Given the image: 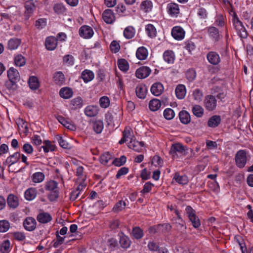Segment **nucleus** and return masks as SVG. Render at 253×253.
I'll return each instance as SVG.
<instances>
[{
	"mask_svg": "<svg viewBox=\"0 0 253 253\" xmlns=\"http://www.w3.org/2000/svg\"><path fill=\"white\" fill-rule=\"evenodd\" d=\"M185 152L184 147L180 143H175L172 145L169 154L172 156L173 158H178V153L180 154H183Z\"/></svg>",
	"mask_w": 253,
	"mask_h": 253,
	"instance_id": "423d86ee",
	"label": "nucleus"
},
{
	"mask_svg": "<svg viewBox=\"0 0 253 253\" xmlns=\"http://www.w3.org/2000/svg\"><path fill=\"white\" fill-rule=\"evenodd\" d=\"M119 68L123 71H126L128 69L127 62L125 59H121L118 62Z\"/></svg>",
	"mask_w": 253,
	"mask_h": 253,
	"instance_id": "052dcab7",
	"label": "nucleus"
},
{
	"mask_svg": "<svg viewBox=\"0 0 253 253\" xmlns=\"http://www.w3.org/2000/svg\"><path fill=\"white\" fill-rule=\"evenodd\" d=\"M70 104L72 106V108L76 110L81 108L83 105V102L82 98L80 97H78L73 99L71 101Z\"/></svg>",
	"mask_w": 253,
	"mask_h": 253,
	"instance_id": "ea45409f",
	"label": "nucleus"
},
{
	"mask_svg": "<svg viewBox=\"0 0 253 253\" xmlns=\"http://www.w3.org/2000/svg\"><path fill=\"white\" fill-rule=\"evenodd\" d=\"M14 62L16 66L22 67L26 63L24 57L21 55H18L14 58Z\"/></svg>",
	"mask_w": 253,
	"mask_h": 253,
	"instance_id": "6e6d98bb",
	"label": "nucleus"
},
{
	"mask_svg": "<svg viewBox=\"0 0 253 253\" xmlns=\"http://www.w3.org/2000/svg\"><path fill=\"white\" fill-rule=\"evenodd\" d=\"M20 156L21 154L19 152H15L13 155L8 157L3 163V164L8 165L9 167L17 162L20 158Z\"/></svg>",
	"mask_w": 253,
	"mask_h": 253,
	"instance_id": "6ab92c4d",
	"label": "nucleus"
},
{
	"mask_svg": "<svg viewBox=\"0 0 253 253\" xmlns=\"http://www.w3.org/2000/svg\"><path fill=\"white\" fill-rule=\"evenodd\" d=\"M56 119L60 123L63 125L65 127L71 130H75L76 129V126L68 122L65 120V119L61 116H57Z\"/></svg>",
	"mask_w": 253,
	"mask_h": 253,
	"instance_id": "c756f323",
	"label": "nucleus"
},
{
	"mask_svg": "<svg viewBox=\"0 0 253 253\" xmlns=\"http://www.w3.org/2000/svg\"><path fill=\"white\" fill-rule=\"evenodd\" d=\"M164 90L163 84L160 83L154 84L151 88L152 93L155 96H159L162 94Z\"/></svg>",
	"mask_w": 253,
	"mask_h": 253,
	"instance_id": "412c9836",
	"label": "nucleus"
},
{
	"mask_svg": "<svg viewBox=\"0 0 253 253\" xmlns=\"http://www.w3.org/2000/svg\"><path fill=\"white\" fill-rule=\"evenodd\" d=\"M159 233H165L169 232L171 228V225L169 223L160 224L158 225Z\"/></svg>",
	"mask_w": 253,
	"mask_h": 253,
	"instance_id": "8fccbe9b",
	"label": "nucleus"
},
{
	"mask_svg": "<svg viewBox=\"0 0 253 253\" xmlns=\"http://www.w3.org/2000/svg\"><path fill=\"white\" fill-rule=\"evenodd\" d=\"M10 242L8 240L4 241L2 243H0V251L2 253H8L9 252Z\"/></svg>",
	"mask_w": 253,
	"mask_h": 253,
	"instance_id": "4d7b16f0",
	"label": "nucleus"
},
{
	"mask_svg": "<svg viewBox=\"0 0 253 253\" xmlns=\"http://www.w3.org/2000/svg\"><path fill=\"white\" fill-rule=\"evenodd\" d=\"M99 111V108L97 105H88L84 110L85 115L88 117H94L96 116Z\"/></svg>",
	"mask_w": 253,
	"mask_h": 253,
	"instance_id": "9b49d317",
	"label": "nucleus"
},
{
	"mask_svg": "<svg viewBox=\"0 0 253 253\" xmlns=\"http://www.w3.org/2000/svg\"><path fill=\"white\" fill-rule=\"evenodd\" d=\"M37 194V190L35 188H30L25 192L24 195L26 200L31 201L35 198Z\"/></svg>",
	"mask_w": 253,
	"mask_h": 253,
	"instance_id": "72a5a7b5",
	"label": "nucleus"
},
{
	"mask_svg": "<svg viewBox=\"0 0 253 253\" xmlns=\"http://www.w3.org/2000/svg\"><path fill=\"white\" fill-rule=\"evenodd\" d=\"M126 206V202L123 200H120L115 204L113 210L115 212H119L124 209Z\"/></svg>",
	"mask_w": 253,
	"mask_h": 253,
	"instance_id": "13d9d810",
	"label": "nucleus"
},
{
	"mask_svg": "<svg viewBox=\"0 0 253 253\" xmlns=\"http://www.w3.org/2000/svg\"><path fill=\"white\" fill-rule=\"evenodd\" d=\"M29 85L33 90L37 89L39 86L38 79L35 76L31 77L28 81Z\"/></svg>",
	"mask_w": 253,
	"mask_h": 253,
	"instance_id": "c03bdc74",
	"label": "nucleus"
},
{
	"mask_svg": "<svg viewBox=\"0 0 253 253\" xmlns=\"http://www.w3.org/2000/svg\"><path fill=\"white\" fill-rule=\"evenodd\" d=\"M192 112L197 117H202L204 114V109L199 105H195L192 108Z\"/></svg>",
	"mask_w": 253,
	"mask_h": 253,
	"instance_id": "a18cd8bd",
	"label": "nucleus"
},
{
	"mask_svg": "<svg viewBox=\"0 0 253 253\" xmlns=\"http://www.w3.org/2000/svg\"><path fill=\"white\" fill-rule=\"evenodd\" d=\"M94 77V73L89 70H84L82 73V78L86 83L92 81Z\"/></svg>",
	"mask_w": 253,
	"mask_h": 253,
	"instance_id": "a878e982",
	"label": "nucleus"
},
{
	"mask_svg": "<svg viewBox=\"0 0 253 253\" xmlns=\"http://www.w3.org/2000/svg\"><path fill=\"white\" fill-rule=\"evenodd\" d=\"M133 135L131 134L130 130L129 129L126 128L124 130L123 132V137L119 141V143L120 144H122L128 140H131V138L132 139Z\"/></svg>",
	"mask_w": 253,
	"mask_h": 253,
	"instance_id": "7c9ffc66",
	"label": "nucleus"
},
{
	"mask_svg": "<svg viewBox=\"0 0 253 253\" xmlns=\"http://www.w3.org/2000/svg\"><path fill=\"white\" fill-rule=\"evenodd\" d=\"M136 57L141 60H145L148 56V51L147 49L143 47H139L136 52Z\"/></svg>",
	"mask_w": 253,
	"mask_h": 253,
	"instance_id": "cd10ccee",
	"label": "nucleus"
},
{
	"mask_svg": "<svg viewBox=\"0 0 253 253\" xmlns=\"http://www.w3.org/2000/svg\"><path fill=\"white\" fill-rule=\"evenodd\" d=\"M102 18L107 24H112L115 20V16L113 11L110 9L104 10L102 13Z\"/></svg>",
	"mask_w": 253,
	"mask_h": 253,
	"instance_id": "9d476101",
	"label": "nucleus"
},
{
	"mask_svg": "<svg viewBox=\"0 0 253 253\" xmlns=\"http://www.w3.org/2000/svg\"><path fill=\"white\" fill-rule=\"evenodd\" d=\"M207 58L211 64L216 65L220 62L219 54L214 51H210L207 55Z\"/></svg>",
	"mask_w": 253,
	"mask_h": 253,
	"instance_id": "2eb2a0df",
	"label": "nucleus"
},
{
	"mask_svg": "<svg viewBox=\"0 0 253 253\" xmlns=\"http://www.w3.org/2000/svg\"><path fill=\"white\" fill-rule=\"evenodd\" d=\"M135 34L134 29L132 26L126 28L124 31V35L127 39L132 38Z\"/></svg>",
	"mask_w": 253,
	"mask_h": 253,
	"instance_id": "de8ad7c7",
	"label": "nucleus"
},
{
	"mask_svg": "<svg viewBox=\"0 0 253 253\" xmlns=\"http://www.w3.org/2000/svg\"><path fill=\"white\" fill-rule=\"evenodd\" d=\"M179 118L180 122L183 124H188L191 121L190 115L186 111H181L179 113Z\"/></svg>",
	"mask_w": 253,
	"mask_h": 253,
	"instance_id": "393cba45",
	"label": "nucleus"
},
{
	"mask_svg": "<svg viewBox=\"0 0 253 253\" xmlns=\"http://www.w3.org/2000/svg\"><path fill=\"white\" fill-rule=\"evenodd\" d=\"M112 159V155L109 152H106L100 156V162L102 164L106 165Z\"/></svg>",
	"mask_w": 253,
	"mask_h": 253,
	"instance_id": "603ef678",
	"label": "nucleus"
},
{
	"mask_svg": "<svg viewBox=\"0 0 253 253\" xmlns=\"http://www.w3.org/2000/svg\"><path fill=\"white\" fill-rule=\"evenodd\" d=\"M99 104L102 108H106L110 105V99L107 96H102L99 99Z\"/></svg>",
	"mask_w": 253,
	"mask_h": 253,
	"instance_id": "e2e57ef3",
	"label": "nucleus"
},
{
	"mask_svg": "<svg viewBox=\"0 0 253 253\" xmlns=\"http://www.w3.org/2000/svg\"><path fill=\"white\" fill-rule=\"evenodd\" d=\"M232 22L233 24L234 28L236 30H238L239 29H242L243 28L244 25H243L242 22L239 20V18L237 16V14L234 12L232 16Z\"/></svg>",
	"mask_w": 253,
	"mask_h": 253,
	"instance_id": "58836bf2",
	"label": "nucleus"
},
{
	"mask_svg": "<svg viewBox=\"0 0 253 253\" xmlns=\"http://www.w3.org/2000/svg\"><path fill=\"white\" fill-rule=\"evenodd\" d=\"M21 43L18 39H11L8 42V48L10 50H14L17 48Z\"/></svg>",
	"mask_w": 253,
	"mask_h": 253,
	"instance_id": "37998d69",
	"label": "nucleus"
},
{
	"mask_svg": "<svg viewBox=\"0 0 253 253\" xmlns=\"http://www.w3.org/2000/svg\"><path fill=\"white\" fill-rule=\"evenodd\" d=\"M57 187L58 183L54 180H50L46 183L45 189L52 191L49 195V199L50 201H54L58 197L59 191L57 190Z\"/></svg>",
	"mask_w": 253,
	"mask_h": 253,
	"instance_id": "f03ea898",
	"label": "nucleus"
},
{
	"mask_svg": "<svg viewBox=\"0 0 253 253\" xmlns=\"http://www.w3.org/2000/svg\"><path fill=\"white\" fill-rule=\"evenodd\" d=\"M37 222L32 217H27L23 222L24 228L29 231L34 230L36 227Z\"/></svg>",
	"mask_w": 253,
	"mask_h": 253,
	"instance_id": "6e6552de",
	"label": "nucleus"
},
{
	"mask_svg": "<svg viewBox=\"0 0 253 253\" xmlns=\"http://www.w3.org/2000/svg\"><path fill=\"white\" fill-rule=\"evenodd\" d=\"M185 212L192 226L195 228H199L201 225V222L196 214L195 211L191 206H187L185 208Z\"/></svg>",
	"mask_w": 253,
	"mask_h": 253,
	"instance_id": "f257e3e1",
	"label": "nucleus"
},
{
	"mask_svg": "<svg viewBox=\"0 0 253 253\" xmlns=\"http://www.w3.org/2000/svg\"><path fill=\"white\" fill-rule=\"evenodd\" d=\"M10 227L9 222L6 220L0 221V232H6Z\"/></svg>",
	"mask_w": 253,
	"mask_h": 253,
	"instance_id": "bf43d9fd",
	"label": "nucleus"
},
{
	"mask_svg": "<svg viewBox=\"0 0 253 253\" xmlns=\"http://www.w3.org/2000/svg\"><path fill=\"white\" fill-rule=\"evenodd\" d=\"M53 79L56 84L61 85L65 81L64 75L61 72H57L54 74Z\"/></svg>",
	"mask_w": 253,
	"mask_h": 253,
	"instance_id": "79ce46f5",
	"label": "nucleus"
},
{
	"mask_svg": "<svg viewBox=\"0 0 253 253\" xmlns=\"http://www.w3.org/2000/svg\"><path fill=\"white\" fill-rule=\"evenodd\" d=\"M220 122V117L217 115H214L209 119L208 125L209 127H215L219 125Z\"/></svg>",
	"mask_w": 253,
	"mask_h": 253,
	"instance_id": "c85d7f7f",
	"label": "nucleus"
},
{
	"mask_svg": "<svg viewBox=\"0 0 253 253\" xmlns=\"http://www.w3.org/2000/svg\"><path fill=\"white\" fill-rule=\"evenodd\" d=\"M60 96L65 99H68L73 95L72 90L68 87L62 88L59 92Z\"/></svg>",
	"mask_w": 253,
	"mask_h": 253,
	"instance_id": "4c0bfd02",
	"label": "nucleus"
},
{
	"mask_svg": "<svg viewBox=\"0 0 253 253\" xmlns=\"http://www.w3.org/2000/svg\"><path fill=\"white\" fill-rule=\"evenodd\" d=\"M54 10L57 14H62L65 11V8L61 3H57L54 6Z\"/></svg>",
	"mask_w": 253,
	"mask_h": 253,
	"instance_id": "774afa93",
	"label": "nucleus"
},
{
	"mask_svg": "<svg viewBox=\"0 0 253 253\" xmlns=\"http://www.w3.org/2000/svg\"><path fill=\"white\" fill-rule=\"evenodd\" d=\"M55 139L58 141L60 146L64 149H68L70 148V145L66 140L63 138L62 136L57 135L55 137Z\"/></svg>",
	"mask_w": 253,
	"mask_h": 253,
	"instance_id": "3c124183",
	"label": "nucleus"
},
{
	"mask_svg": "<svg viewBox=\"0 0 253 253\" xmlns=\"http://www.w3.org/2000/svg\"><path fill=\"white\" fill-rule=\"evenodd\" d=\"M161 106V101L156 98L152 99L149 103V109L152 111L158 110Z\"/></svg>",
	"mask_w": 253,
	"mask_h": 253,
	"instance_id": "473e14b6",
	"label": "nucleus"
},
{
	"mask_svg": "<svg viewBox=\"0 0 253 253\" xmlns=\"http://www.w3.org/2000/svg\"><path fill=\"white\" fill-rule=\"evenodd\" d=\"M204 105L207 110H214L217 106V100L215 97L212 95L206 96L204 100Z\"/></svg>",
	"mask_w": 253,
	"mask_h": 253,
	"instance_id": "7ed1b4c3",
	"label": "nucleus"
},
{
	"mask_svg": "<svg viewBox=\"0 0 253 253\" xmlns=\"http://www.w3.org/2000/svg\"><path fill=\"white\" fill-rule=\"evenodd\" d=\"M92 127L94 131L97 134L100 133L104 127L103 122L100 120H97L93 122Z\"/></svg>",
	"mask_w": 253,
	"mask_h": 253,
	"instance_id": "e433bc0d",
	"label": "nucleus"
},
{
	"mask_svg": "<svg viewBox=\"0 0 253 253\" xmlns=\"http://www.w3.org/2000/svg\"><path fill=\"white\" fill-rule=\"evenodd\" d=\"M186 88L183 84H178L175 89L176 96L180 99H182L184 98L186 95Z\"/></svg>",
	"mask_w": 253,
	"mask_h": 253,
	"instance_id": "b1692460",
	"label": "nucleus"
},
{
	"mask_svg": "<svg viewBox=\"0 0 253 253\" xmlns=\"http://www.w3.org/2000/svg\"><path fill=\"white\" fill-rule=\"evenodd\" d=\"M151 69L146 66L141 67L138 68L135 73L136 76L139 79H144L150 74Z\"/></svg>",
	"mask_w": 253,
	"mask_h": 253,
	"instance_id": "ddd939ff",
	"label": "nucleus"
},
{
	"mask_svg": "<svg viewBox=\"0 0 253 253\" xmlns=\"http://www.w3.org/2000/svg\"><path fill=\"white\" fill-rule=\"evenodd\" d=\"M44 145L42 147L43 148L45 153H48L49 151H53L55 150V146L51 143V142L48 140L43 141Z\"/></svg>",
	"mask_w": 253,
	"mask_h": 253,
	"instance_id": "5fc2aeb1",
	"label": "nucleus"
},
{
	"mask_svg": "<svg viewBox=\"0 0 253 253\" xmlns=\"http://www.w3.org/2000/svg\"><path fill=\"white\" fill-rule=\"evenodd\" d=\"M93 33L92 28L88 26H83L79 30L80 36L85 39L90 38L93 36Z\"/></svg>",
	"mask_w": 253,
	"mask_h": 253,
	"instance_id": "1a4fd4ad",
	"label": "nucleus"
},
{
	"mask_svg": "<svg viewBox=\"0 0 253 253\" xmlns=\"http://www.w3.org/2000/svg\"><path fill=\"white\" fill-rule=\"evenodd\" d=\"M194 99L198 102L202 100L203 97V93L199 89H195L193 93Z\"/></svg>",
	"mask_w": 253,
	"mask_h": 253,
	"instance_id": "69168bd1",
	"label": "nucleus"
},
{
	"mask_svg": "<svg viewBox=\"0 0 253 253\" xmlns=\"http://www.w3.org/2000/svg\"><path fill=\"white\" fill-rule=\"evenodd\" d=\"M44 174L42 172H37L33 174L32 179L33 182L37 183H41L44 179Z\"/></svg>",
	"mask_w": 253,
	"mask_h": 253,
	"instance_id": "a19ab883",
	"label": "nucleus"
},
{
	"mask_svg": "<svg viewBox=\"0 0 253 253\" xmlns=\"http://www.w3.org/2000/svg\"><path fill=\"white\" fill-rule=\"evenodd\" d=\"M37 219L39 222L45 224L51 221L52 217L49 213L42 211L38 214Z\"/></svg>",
	"mask_w": 253,
	"mask_h": 253,
	"instance_id": "f8f14e48",
	"label": "nucleus"
},
{
	"mask_svg": "<svg viewBox=\"0 0 253 253\" xmlns=\"http://www.w3.org/2000/svg\"><path fill=\"white\" fill-rule=\"evenodd\" d=\"M135 92L137 96L141 99L145 98L147 93V88L144 84H138L135 89Z\"/></svg>",
	"mask_w": 253,
	"mask_h": 253,
	"instance_id": "4be33fe9",
	"label": "nucleus"
},
{
	"mask_svg": "<svg viewBox=\"0 0 253 253\" xmlns=\"http://www.w3.org/2000/svg\"><path fill=\"white\" fill-rule=\"evenodd\" d=\"M131 234L133 237L136 240L142 238L144 236L143 230L139 227L137 226L132 228Z\"/></svg>",
	"mask_w": 253,
	"mask_h": 253,
	"instance_id": "f704fd0d",
	"label": "nucleus"
},
{
	"mask_svg": "<svg viewBox=\"0 0 253 253\" xmlns=\"http://www.w3.org/2000/svg\"><path fill=\"white\" fill-rule=\"evenodd\" d=\"M173 179L180 185H185L188 182V178L187 176L185 175H180L178 172L174 174Z\"/></svg>",
	"mask_w": 253,
	"mask_h": 253,
	"instance_id": "bb28decb",
	"label": "nucleus"
},
{
	"mask_svg": "<svg viewBox=\"0 0 253 253\" xmlns=\"http://www.w3.org/2000/svg\"><path fill=\"white\" fill-rule=\"evenodd\" d=\"M163 115L166 119L170 120L174 118L175 113L172 109L167 108L164 111Z\"/></svg>",
	"mask_w": 253,
	"mask_h": 253,
	"instance_id": "864d4df0",
	"label": "nucleus"
},
{
	"mask_svg": "<svg viewBox=\"0 0 253 253\" xmlns=\"http://www.w3.org/2000/svg\"><path fill=\"white\" fill-rule=\"evenodd\" d=\"M37 5L36 0H28L25 3V16L26 19H28L36 10Z\"/></svg>",
	"mask_w": 253,
	"mask_h": 253,
	"instance_id": "20e7f679",
	"label": "nucleus"
},
{
	"mask_svg": "<svg viewBox=\"0 0 253 253\" xmlns=\"http://www.w3.org/2000/svg\"><path fill=\"white\" fill-rule=\"evenodd\" d=\"M64 238L63 237H61L59 235L58 232H56V239L53 241V246L54 248H57L59 245H61L64 240Z\"/></svg>",
	"mask_w": 253,
	"mask_h": 253,
	"instance_id": "0e129e2a",
	"label": "nucleus"
},
{
	"mask_svg": "<svg viewBox=\"0 0 253 253\" xmlns=\"http://www.w3.org/2000/svg\"><path fill=\"white\" fill-rule=\"evenodd\" d=\"M171 35L175 39L181 40L184 37L185 32L181 27L175 26L172 29Z\"/></svg>",
	"mask_w": 253,
	"mask_h": 253,
	"instance_id": "4468645a",
	"label": "nucleus"
},
{
	"mask_svg": "<svg viewBox=\"0 0 253 253\" xmlns=\"http://www.w3.org/2000/svg\"><path fill=\"white\" fill-rule=\"evenodd\" d=\"M235 162L237 166L240 168L245 167L247 163L246 153L244 150L238 151L235 157Z\"/></svg>",
	"mask_w": 253,
	"mask_h": 253,
	"instance_id": "39448f33",
	"label": "nucleus"
},
{
	"mask_svg": "<svg viewBox=\"0 0 253 253\" xmlns=\"http://www.w3.org/2000/svg\"><path fill=\"white\" fill-rule=\"evenodd\" d=\"M153 7V4L150 0H144L140 4V8L142 10L145 12H149L151 10Z\"/></svg>",
	"mask_w": 253,
	"mask_h": 253,
	"instance_id": "49530a36",
	"label": "nucleus"
},
{
	"mask_svg": "<svg viewBox=\"0 0 253 253\" xmlns=\"http://www.w3.org/2000/svg\"><path fill=\"white\" fill-rule=\"evenodd\" d=\"M8 206L12 209H15L19 205V200L17 197L13 194H10L7 198Z\"/></svg>",
	"mask_w": 253,
	"mask_h": 253,
	"instance_id": "aec40b11",
	"label": "nucleus"
},
{
	"mask_svg": "<svg viewBox=\"0 0 253 253\" xmlns=\"http://www.w3.org/2000/svg\"><path fill=\"white\" fill-rule=\"evenodd\" d=\"M7 74V77L10 81L17 82L20 79V75L18 71L13 67H11L8 70Z\"/></svg>",
	"mask_w": 253,
	"mask_h": 253,
	"instance_id": "f3484780",
	"label": "nucleus"
},
{
	"mask_svg": "<svg viewBox=\"0 0 253 253\" xmlns=\"http://www.w3.org/2000/svg\"><path fill=\"white\" fill-rule=\"evenodd\" d=\"M163 58L168 63H173L175 59L174 54L171 50H167L163 54Z\"/></svg>",
	"mask_w": 253,
	"mask_h": 253,
	"instance_id": "2f4dec72",
	"label": "nucleus"
},
{
	"mask_svg": "<svg viewBox=\"0 0 253 253\" xmlns=\"http://www.w3.org/2000/svg\"><path fill=\"white\" fill-rule=\"evenodd\" d=\"M208 33L210 36L215 41H217L219 38L218 30L214 27H210L208 29Z\"/></svg>",
	"mask_w": 253,
	"mask_h": 253,
	"instance_id": "c9c22d12",
	"label": "nucleus"
},
{
	"mask_svg": "<svg viewBox=\"0 0 253 253\" xmlns=\"http://www.w3.org/2000/svg\"><path fill=\"white\" fill-rule=\"evenodd\" d=\"M110 48L113 52L117 53L119 51L120 49V46L119 43L117 41H113L110 44Z\"/></svg>",
	"mask_w": 253,
	"mask_h": 253,
	"instance_id": "338daca9",
	"label": "nucleus"
},
{
	"mask_svg": "<svg viewBox=\"0 0 253 253\" xmlns=\"http://www.w3.org/2000/svg\"><path fill=\"white\" fill-rule=\"evenodd\" d=\"M126 160V157L125 156H122L120 158L114 159L112 162V164L116 166L120 167L125 164Z\"/></svg>",
	"mask_w": 253,
	"mask_h": 253,
	"instance_id": "680f3d73",
	"label": "nucleus"
},
{
	"mask_svg": "<svg viewBox=\"0 0 253 253\" xmlns=\"http://www.w3.org/2000/svg\"><path fill=\"white\" fill-rule=\"evenodd\" d=\"M145 30L149 37L154 38L156 36V29L152 24H149L147 25L145 27Z\"/></svg>",
	"mask_w": 253,
	"mask_h": 253,
	"instance_id": "09e8293b",
	"label": "nucleus"
},
{
	"mask_svg": "<svg viewBox=\"0 0 253 253\" xmlns=\"http://www.w3.org/2000/svg\"><path fill=\"white\" fill-rule=\"evenodd\" d=\"M144 146L143 142H139L131 138V140L128 143V146L136 152H140L142 147Z\"/></svg>",
	"mask_w": 253,
	"mask_h": 253,
	"instance_id": "5701e85b",
	"label": "nucleus"
},
{
	"mask_svg": "<svg viewBox=\"0 0 253 253\" xmlns=\"http://www.w3.org/2000/svg\"><path fill=\"white\" fill-rule=\"evenodd\" d=\"M167 9L168 13L172 17H177L180 12L179 6L175 3H169Z\"/></svg>",
	"mask_w": 253,
	"mask_h": 253,
	"instance_id": "dca6fc26",
	"label": "nucleus"
},
{
	"mask_svg": "<svg viewBox=\"0 0 253 253\" xmlns=\"http://www.w3.org/2000/svg\"><path fill=\"white\" fill-rule=\"evenodd\" d=\"M118 235L120 237L119 243L121 247L124 249L129 248L131 243L129 238L123 232H120Z\"/></svg>",
	"mask_w": 253,
	"mask_h": 253,
	"instance_id": "0eeeda50",
	"label": "nucleus"
},
{
	"mask_svg": "<svg viewBox=\"0 0 253 253\" xmlns=\"http://www.w3.org/2000/svg\"><path fill=\"white\" fill-rule=\"evenodd\" d=\"M57 40L54 37H49L46 38L45 42L46 48L48 50H53L57 46Z\"/></svg>",
	"mask_w": 253,
	"mask_h": 253,
	"instance_id": "a211bd4d",
	"label": "nucleus"
}]
</instances>
